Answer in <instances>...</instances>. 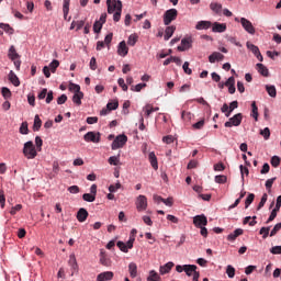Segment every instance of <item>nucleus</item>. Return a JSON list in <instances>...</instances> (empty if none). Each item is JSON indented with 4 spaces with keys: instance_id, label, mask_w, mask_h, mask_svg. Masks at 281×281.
Listing matches in <instances>:
<instances>
[{
    "instance_id": "393cba45",
    "label": "nucleus",
    "mask_w": 281,
    "mask_h": 281,
    "mask_svg": "<svg viewBox=\"0 0 281 281\" xmlns=\"http://www.w3.org/2000/svg\"><path fill=\"white\" fill-rule=\"evenodd\" d=\"M9 80H10V82H12V85L14 87H19L21 85V81L19 80V77L12 70L9 74Z\"/></svg>"
},
{
    "instance_id": "2f4dec72",
    "label": "nucleus",
    "mask_w": 281,
    "mask_h": 281,
    "mask_svg": "<svg viewBox=\"0 0 281 281\" xmlns=\"http://www.w3.org/2000/svg\"><path fill=\"white\" fill-rule=\"evenodd\" d=\"M9 58L11 60H18V58H19V53H16V48H14V46H11L9 48Z\"/></svg>"
},
{
    "instance_id": "37998d69",
    "label": "nucleus",
    "mask_w": 281,
    "mask_h": 281,
    "mask_svg": "<svg viewBox=\"0 0 281 281\" xmlns=\"http://www.w3.org/2000/svg\"><path fill=\"white\" fill-rule=\"evenodd\" d=\"M69 3L70 0H64L63 12L65 19H67V14H69Z\"/></svg>"
},
{
    "instance_id": "338daca9",
    "label": "nucleus",
    "mask_w": 281,
    "mask_h": 281,
    "mask_svg": "<svg viewBox=\"0 0 281 281\" xmlns=\"http://www.w3.org/2000/svg\"><path fill=\"white\" fill-rule=\"evenodd\" d=\"M269 227H261L259 234L263 235L262 238H267L269 236Z\"/></svg>"
},
{
    "instance_id": "052dcab7",
    "label": "nucleus",
    "mask_w": 281,
    "mask_h": 281,
    "mask_svg": "<svg viewBox=\"0 0 281 281\" xmlns=\"http://www.w3.org/2000/svg\"><path fill=\"white\" fill-rule=\"evenodd\" d=\"M164 144H172L175 142V136L173 135H167L162 137Z\"/></svg>"
},
{
    "instance_id": "ea45409f",
    "label": "nucleus",
    "mask_w": 281,
    "mask_h": 281,
    "mask_svg": "<svg viewBox=\"0 0 281 281\" xmlns=\"http://www.w3.org/2000/svg\"><path fill=\"white\" fill-rule=\"evenodd\" d=\"M267 199H269V195L267 193H263L257 206V210H262V207H265V203H267Z\"/></svg>"
},
{
    "instance_id": "0eeeda50",
    "label": "nucleus",
    "mask_w": 281,
    "mask_h": 281,
    "mask_svg": "<svg viewBox=\"0 0 281 281\" xmlns=\"http://www.w3.org/2000/svg\"><path fill=\"white\" fill-rule=\"evenodd\" d=\"M240 24L241 27H244L245 32H247L248 34H256V27H254V24L251 23V21L247 20L246 18H241L240 19Z\"/></svg>"
},
{
    "instance_id": "b1692460",
    "label": "nucleus",
    "mask_w": 281,
    "mask_h": 281,
    "mask_svg": "<svg viewBox=\"0 0 281 281\" xmlns=\"http://www.w3.org/2000/svg\"><path fill=\"white\" fill-rule=\"evenodd\" d=\"M257 71L265 78H269V69L262 64H257Z\"/></svg>"
},
{
    "instance_id": "473e14b6",
    "label": "nucleus",
    "mask_w": 281,
    "mask_h": 281,
    "mask_svg": "<svg viewBox=\"0 0 281 281\" xmlns=\"http://www.w3.org/2000/svg\"><path fill=\"white\" fill-rule=\"evenodd\" d=\"M266 91L270 98H276L278 95V92L276 90V86H266Z\"/></svg>"
},
{
    "instance_id": "c756f323",
    "label": "nucleus",
    "mask_w": 281,
    "mask_h": 281,
    "mask_svg": "<svg viewBox=\"0 0 281 281\" xmlns=\"http://www.w3.org/2000/svg\"><path fill=\"white\" fill-rule=\"evenodd\" d=\"M181 45L182 46H178V52H186L190 47V40L183 38Z\"/></svg>"
},
{
    "instance_id": "6e6d98bb",
    "label": "nucleus",
    "mask_w": 281,
    "mask_h": 281,
    "mask_svg": "<svg viewBox=\"0 0 281 281\" xmlns=\"http://www.w3.org/2000/svg\"><path fill=\"white\" fill-rule=\"evenodd\" d=\"M21 210H23V205L16 204L15 206L11 207L10 214L14 216V214H16V212H21Z\"/></svg>"
},
{
    "instance_id": "5fc2aeb1",
    "label": "nucleus",
    "mask_w": 281,
    "mask_h": 281,
    "mask_svg": "<svg viewBox=\"0 0 281 281\" xmlns=\"http://www.w3.org/2000/svg\"><path fill=\"white\" fill-rule=\"evenodd\" d=\"M120 188H122V183L117 182L115 184H111L109 187V192L113 193V192H117V190H120Z\"/></svg>"
},
{
    "instance_id": "79ce46f5",
    "label": "nucleus",
    "mask_w": 281,
    "mask_h": 281,
    "mask_svg": "<svg viewBox=\"0 0 281 281\" xmlns=\"http://www.w3.org/2000/svg\"><path fill=\"white\" fill-rule=\"evenodd\" d=\"M252 114L251 116L258 122V105H256V101L251 103Z\"/></svg>"
},
{
    "instance_id": "5701e85b",
    "label": "nucleus",
    "mask_w": 281,
    "mask_h": 281,
    "mask_svg": "<svg viewBox=\"0 0 281 281\" xmlns=\"http://www.w3.org/2000/svg\"><path fill=\"white\" fill-rule=\"evenodd\" d=\"M41 126H43V121L41 120V116L36 114L34 117L33 131L34 132L41 131Z\"/></svg>"
},
{
    "instance_id": "dca6fc26",
    "label": "nucleus",
    "mask_w": 281,
    "mask_h": 281,
    "mask_svg": "<svg viewBox=\"0 0 281 281\" xmlns=\"http://www.w3.org/2000/svg\"><path fill=\"white\" fill-rule=\"evenodd\" d=\"M226 30H227V24L218 23V22L213 23L212 32L223 33Z\"/></svg>"
},
{
    "instance_id": "c85d7f7f",
    "label": "nucleus",
    "mask_w": 281,
    "mask_h": 281,
    "mask_svg": "<svg viewBox=\"0 0 281 281\" xmlns=\"http://www.w3.org/2000/svg\"><path fill=\"white\" fill-rule=\"evenodd\" d=\"M0 30H3L7 34H14V29L10 24L0 23Z\"/></svg>"
},
{
    "instance_id": "72a5a7b5",
    "label": "nucleus",
    "mask_w": 281,
    "mask_h": 281,
    "mask_svg": "<svg viewBox=\"0 0 281 281\" xmlns=\"http://www.w3.org/2000/svg\"><path fill=\"white\" fill-rule=\"evenodd\" d=\"M58 67H60V61H58L57 59H54L49 64L48 69H50L52 74H56V69H58Z\"/></svg>"
},
{
    "instance_id": "9d476101",
    "label": "nucleus",
    "mask_w": 281,
    "mask_h": 281,
    "mask_svg": "<svg viewBox=\"0 0 281 281\" xmlns=\"http://www.w3.org/2000/svg\"><path fill=\"white\" fill-rule=\"evenodd\" d=\"M193 225L196 227H205V225H207V217L204 214L194 216Z\"/></svg>"
},
{
    "instance_id": "4be33fe9",
    "label": "nucleus",
    "mask_w": 281,
    "mask_h": 281,
    "mask_svg": "<svg viewBox=\"0 0 281 281\" xmlns=\"http://www.w3.org/2000/svg\"><path fill=\"white\" fill-rule=\"evenodd\" d=\"M82 98H85L83 92H78L72 95V102L74 104H77V106H80L82 104Z\"/></svg>"
},
{
    "instance_id": "4d7b16f0",
    "label": "nucleus",
    "mask_w": 281,
    "mask_h": 281,
    "mask_svg": "<svg viewBox=\"0 0 281 281\" xmlns=\"http://www.w3.org/2000/svg\"><path fill=\"white\" fill-rule=\"evenodd\" d=\"M20 133L22 135H27L29 128H27V122H23L20 126Z\"/></svg>"
},
{
    "instance_id": "cd10ccee",
    "label": "nucleus",
    "mask_w": 281,
    "mask_h": 281,
    "mask_svg": "<svg viewBox=\"0 0 281 281\" xmlns=\"http://www.w3.org/2000/svg\"><path fill=\"white\" fill-rule=\"evenodd\" d=\"M128 272L131 278H135L137 276V263L131 262L128 265Z\"/></svg>"
},
{
    "instance_id": "69168bd1",
    "label": "nucleus",
    "mask_w": 281,
    "mask_h": 281,
    "mask_svg": "<svg viewBox=\"0 0 281 281\" xmlns=\"http://www.w3.org/2000/svg\"><path fill=\"white\" fill-rule=\"evenodd\" d=\"M35 144H36L37 150H41V148L43 147V138H41V136H36Z\"/></svg>"
},
{
    "instance_id": "4c0bfd02",
    "label": "nucleus",
    "mask_w": 281,
    "mask_h": 281,
    "mask_svg": "<svg viewBox=\"0 0 281 281\" xmlns=\"http://www.w3.org/2000/svg\"><path fill=\"white\" fill-rule=\"evenodd\" d=\"M226 273H227L228 278H234V276H236V268L233 267L232 265H228L226 267Z\"/></svg>"
},
{
    "instance_id": "bb28decb",
    "label": "nucleus",
    "mask_w": 281,
    "mask_h": 281,
    "mask_svg": "<svg viewBox=\"0 0 281 281\" xmlns=\"http://www.w3.org/2000/svg\"><path fill=\"white\" fill-rule=\"evenodd\" d=\"M238 236H243V228H237L234 231V233H231L227 236V240H235L236 238H238Z\"/></svg>"
},
{
    "instance_id": "2eb2a0df",
    "label": "nucleus",
    "mask_w": 281,
    "mask_h": 281,
    "mask_svg": "<svg viewBox=\"0 0 281 281\" xmlns=\"http://www.w3.org/2000/svg\"><path fill=\"white\" fill-rule=\"evenodd\" d=\"M198 267L195 265H184L183 266V271L186 272L187 276H194V273H199L196 271Z\"/></svg>"
},
{
    "instance_id": "7ed1b4c3",
    "label": "nucleus",
    "mask_w": 281,
    "mask_h": 281,
    "mask_svg": "<svg viewBox=\"0 0 281 281\" xmlns=\"http://www.w3.org/2000/svg\"><path fill=\"white\" fill-rule=\"evenodd\" d=\"M177 16H179V11L177 9H169L162 15V21L165 25H170L172 21H177Z\"/></svg>"
},
{
    "instance_id": "680f3d73",
    "label": "nucleus",
    "mask_w": 281,
    "mask_h": 281,
    "mask_svg": "<svg viewBox=\"0 0 281 281\" xmlns=\"http://www.w3.org/2000/svg\"><path fill=\"white\" fill-rule=\"evenodd\" d=\"M157 111H159V108H153V106H150V105H147V106H146V115H147V117H148L150 114H153V113H155V112H157Z\"/></svg>"
},
{
    "instance_id": "f3484780",
    "label": "nucleus",
    "mask_w": 281,
    "mask_h": 281,
    "mask_svg": "<svg viewBox=\"0 0 281 281\" xmlns=\"http://www.w3.org/2000/svg\"><path fill=\"white\" fill-rule=\"evenodd\" d=\"M177 31V26L171 25V26H167L165 30V41H170V38H172V34H175V32Z\"/></svg>"
},
{
    "instance_id": "9b49d317",
    "label": "nucleus",
    "mask_w": 281,
    "mask_h": 281,
    "mask_svg": "<svg viewBox=\"0 0 281 281\" xmlns=\"http://www.w3.org/2000/svg\"><path fill=\"white\" fill-rule=\"evenodd\" d=\"M87 218H89V212L87 211V209H79V211L77 212V221L79 223H85Z\"/></svg>"
},
{
    "instance_id": "603ef678",
    "label": "nucleus",
    "mask_w": 281,
    "mask_h": 281,
    "mask_svg": "<svg viewBox=\"0 0 281 281\" xmlns=\"http://www.w3.org/2000/svg\"><path fill=\"white\" fill-rule=\"evenodd\" d=\"M144 88H146V83H138L136 86H132L131 91H136L139 93V91H142Z\"/></svg>"
},
{
    "instance_id": "a878e982",
    "label": "nucleus",
    "mask_w": 281,
    "mask_h": 281,
    "mask_svg": "<svg viewBox=\"0 0 281 281\" xmlns=\"http://www.w3.org/2000/svg\"><path fill=\"white\" fill-rule=\"evenodd\" d=\"M147 281H161V277L157 271L150 270L149 276L147 277Z\"/></svg>"
},
{
    "instance_id": "58836bf2",
    "label": "nucleus",
    "mask_w": 281,
    "mask_h": 281,
    "mask_svg": "<svg viewBox=\"0 0 281 281\" xmlns=\"http://www.w3.org/2000/svg\"><path fill=\"white\" fill-rule=\"evenodd\" d=\"M181 117H182V120H183L184 122H190V120H192V117H194V114L191 113V112L182 111Z\"/></svg>"
},
{
    "instance_id": "09e8293b",
    "label": "nucleus",
    "mask_w": 281,
    "mask_h": 281,
    "mask_svg": "<svg viewBox=\"0 0 281 281\" xmlns=\"http://www.w3.org/2000/svg\"><path fill=\"white\" fill-rule=\"evenodd\" d=\"M182 69L184 74H187L188 76H192V69L190 68V63L184 61V64L182 65Z\"/></svg>"
},
{
    "instance_id": "a18cd8bd",
    "label": "nucleus",
    "mask_w": 281,
    "mask_h": 281,
    "mask_svg": "<svg viewBox=\"0 0 281 281\" xmlns=\"http://www.w3.org/2000/svg\"><path fill=\"white\" fill-rule=\"evenodd\" d=\"M254 199H256V195L254 193H249L246 201H245V207H249L250 204L254 203Z\"/></svg>"
},
{
    "instance_id": "412c9836",
    "label": "nucleus",
    "mask_w": 281,
    "mask_h": 281,
    "mask_svg": "<svg viewBox=\"0 0 281 281\" xmlns=\"http://www.w3.org/2000/svg\"><path fill=\"white\" fill-rule=\"evenodd\" d=\"M223 58H225V55L218 52H214L212 55L209 56V61L214 64L216 63V60H223Z\"/></svg>"
},
{
    "instance_id": "a19ab883",
    "label": "nucleus",
    "mask_w": 281,
    "mask_h": 281,
    "mask_svg": "<svg viewBox=\"0 0 281 281\" xmlns=\"http://www.w3.org/2000/svg\"><path fill=\"white\" fill-rule=\"evenodd\" d=\"M204 126H205V119H202L195 124H193L192 128H194L195 131H201V128H203Z\"/></svg>"
},
{
    "instance_id": "4468645a",
    "label": "nucleus",
    "mask_w": 281,
    "mask_h": 281,
    "mask_svg": "<svg viewBox=\"0 0 281 281\" xmlns=\"http://www.w3.org/2000/svg\"><path fill=\"white\" fill-rule=\"evenodd\" d=\"M148 159L151 168H154V170H159V162L157 161V156L155 155V151L149 153Z\"/></svg>"
},
{
    "instance_id": "7c9ffc66",
    "label": "nucleus",
    "mask_w": 281,
    "mask_h": 281,
    "mask_svg": "<svg viewBox=\"0 0 281 281\" xmlns=\"http://www.w3.org/2000/svg\"><path fill=\"white\" fill-rule=\"evenodd\" d=\"M210 8L213 12H215V14H220L221 10H223V5L221 3H217V2H212L210 4Z\"/></svg>"
},
{
    "instance_id": "20e7f679",
    "label": "nucleus",
    "mask_w": 281,
    "mask_h": 281,
    "mask_svg": "<svg viewBox=\"0 0 281 281\" xmlns=\"http://www.w3.org/2000/svg\"><path fill=\"white\" fill-rule=\"evenodd\" d=\"M127 142H128V136L121 134L116 136L115 139L112 142L111 148L112 150H117V148H124Z\"/></svg>"
},
{
    "instance_id": "c03bdc74",
    "label": "nucleus",
    "mask_w": 281,
    "mask_h": 281,
    "mask_svg": "<svg viewBox=\"0 0 281 281\" xmlns=\"http://www.w3.org/2000/svg\"><path fill=\"white\" fill-rule=\"evenodd\" d=\"M83 201H87L88 203H93V201H95V195H93L92 193H85L82 195Z\"/></svg>"
},
{
    "instance_id": "f257e3e1",
    "label": "nucleus",
    "mask_w": 281,
    "mask_h": 281,
    "mask_svg": "<svg viewBox=\"0 0 281 281\" xmlns=\"http://www.w3.org/2000/svg\"><path fill=\"white\" fill-rule=\"evenodd\" d=\"M108 14H113V21L120 22L122 19V2L120 0H106Z\"/></svg>"
},
{
    "instance_id": "49530a36",
    "label": "nucleus",
    "mask_w": 281,
    "mask_h": 281,
    "mask_svg": "<svg viewBox=\"0 0 281 281\" xmlns=\"http://www.w3.org/2000/svg\"><path fill=\"white\" fill-rule=\"evenodd\" d=\"M102 23L100 21H95L93 24V32L94 34H100L102 32Z\"/></svg>"
},
{
    "instance_id": "de8ad7c7",
    "label": "nucleus",
    "mask_w": 281,
    "mask_h": 281,
    "mask_svg": "<svg viewBox=\"0 0 281 281\" xmlns=\"http://www.w3.org/2000/svg\"><path fill=\"white\" fill-rule=\"evenodd\" d=\"M260 135H262L263 139H269V137H271V131L269 127H265L260 131Z\"/></svg>"
},
{
    "instance_id": "f8f14e48",
    "label": "nucleus",
    "mask_w": 281,
    "mask_h": 281,
    "mask_svg": "<svg viewBox=\"0 0 281 281\" xmlns=\"http://www.w3.org/2000/svg\"><path fill=\"white\" fill-rule=\"evenodd\" d=\"M117 54H119V56H122L123 58H124V56H126L128 54V46H126L125 41L120 42V44L117 46Z\"/></svg>"
},
{
    "instance_id": "e2e57ef3",
    "label": "nucleus",
    "mask_w": 281,
    "mask_h": 281,
    "mask_svg": "<svg viewBox=\"0 0 281 281\" xmlns=\"http://www.w3.org/2000/svg\"><path fill=\"white\" fill-rule=\"evenodd\" d=\"M215 182L216 183H227V176H216Z\"/></svg>"
},
{
    "instance_id": "423d86ee",
    "label": "nucleus",
    "mask_w": 281,
    "mask_h": 281,
    "mask_svg": "<svg viewBox=\"0 0 281 281\" xmlns=\"http://www.w3.org/2000/svg\"><path fill=\"white\" fill-rule=\"evenodd\" d=\"M135 204L137 212H145L148 207V199L146 195H138Z\"/></svg>"
},
{
    "instance_id": "3c124183",
    "label": "nucleus",
    "mask_w": 281,
    "mask_h": 281,
    "mask_svg": "<svg viewBox=\"0 0 281 281\" xmlns=\"http://www.w3.org/2000/svg\"><path fill=\"white\" fill-rule=\"evenodd\" d=\"M117 106H120V103L117 101H112L106 104L109 111H115Z\"/></svg>"
},
{
    "instance_id": "bf43d9fd",
    "label": "nucleus",
    "mask_w": 281,
    "mask_h": 281,
    "mask_svg": "<svg viewBox=\"0 0 281 281\" xmlns=\"http://www.w3.org/2000/svg\"><path fill=\"white\" fill-rule=\"evenodd\" d=\"M117 85L123 91H128V86L124 82V78H119Z\"/></svg>"
},
{
    "instance_id": "8fccbe9b",
    "label": "nucleus",
    "mask_w": 281,
    "mask_h": 281,
    "mask_svg": "<svg viewBox=\"0 0 281 281\" xmlns=\"http://www.w3.org/2000/svg\"><path fill=\"white\" fill-rule=\"evenodd\" d=\"M69 91H72V93H82V91H80V86L76 83L69 85Z\"/></svg>"
},
{
    "instance_id": "1a4fd4ad",
    "label": "nucleus",
    "mask_w": 281,
    "mask_h": 281,
    "mask_svg": "<svg viewBox=\"0 0 281 281\" xmlns=\"http://www.w3.org/2000/svg\"><path fill=\"white\" fill-rule=\"evenodd\" d=\"M133 243H135V238H130L126 244L124 241H117L116 246L123 254H128V249H133Z\"/></svg>"
},
{
    "instance_id": "864d4df0",
    "label": "nucleus",
    "mask_w": 281,
    "mask_h": 281,
    "mask_svg": "<svg viewBox=\"0 0 281 281\" xmlns=\"http://www.w3.org/2000/svg\"><path fill=\"white\" fill-rule=\"evenodd\" d=\"M108 161H109L110 166H119L120 165V158L116 156H111Z\"/></svg>"
},
{
    "instance_id": "774afa93",
    "label": "nucleus",
    "mask_w": 281,
    "mask_h": 281,
    "mask_svg": "<svg viewBox=\"0 0 281 281\" xmlns=\"http://www.w3.org/2000/svg\"><path fill=\"white\" fill-rule=\"evenodd\" d=\"M270 252H272L273 255H281V246H274L270 249Z\"/></svg>"
},
{
    "instance_id": "39448f33",
    "label": "nucleus",
    "mask_w": 281,
    "mask_h": 281,
    "mask_svg": "<svg viewBox=\"0 0 281 281\" xmlns=\"http://www.w3.org/2000/svg\"><path fill=\"white\" fill-rule=\"evenodd\" d=\"M241 123H243V114L241 113H237L233 117H231L229 121H227L224 124V126L226 128H232V126H240Z\"/></svg>"
},
{
    "instance_id": "aec40b11",
    "label": "nucleus",
    "mask_w": 281,
    "mask_h": 281,
    "mask_svg": "<svg viewBox=\"0 0 281 281\" xmlns=\"http://www.w3.org/2000/svg\"><path fill=\"white\" fill-rule=\"evenodd\" d=\"M100 262L103 267H111V259L106 256V252H100Z\"/></svg>"
},
{
    "instance_id": "f03ea898",
    "label": "nucleus",
    "mask_w": 281,
    "mask_h": 281,
    "mask_svg": "<svg viewBox=\"0 0 281 281\" xmlns=\"http://www.w3.org/2000/svg\"><path fill=\"white\" fill-rule=\"evenodd\" d=\"M23 155L24 157H26V159H35L36 155H38V153L36 151V147H34V143L32 140H29L24 144Z\"/></svg>"
},
{
    "instance_id": "0e129e2a",
    "label": "nucleus",
    "mask_w": 281,
    "mask_h": 281,
    "mask_svg": "<svg viewBox=\"0 0 281 281\" xmlns=\"http://www.w3.org/2000/svg\"><path fill=\"white\" fill-rule=\"evenodd\" d=\"M281 229V223H278L273 228L272 231L270 232V236H276V234H278Z\"/></svg>"
},
{
    "instance_id": "13d9d810",
    "label": "nucleus",
    "mask_w": 281,
    "mask_h": 281,
    "mask_svg": "<svg viewBox=\"0 0 281 281\" xmlns=\"http://www.w3.org/2000/svg\"><path fill=\"white\" fill-rule=\"evenodd\" d=\"M270 164H271V166H273V168H278L280 166V157L273 156L271 158Z\"/></svg>"
},
{
    "instance_id": "c9c22d12",
    "label": "nucleus",
    "mask_w": 281,
    "mask_h": 281,
    "mask_svg": "<svg viewBox=\"0 0 281 281\" xmlns=\"http://www.w3.org/2000/svg\"><path fill=\"white\" fill-rule=\"evenodd\" d=\"M137 38L138 36L135 34L130 35L127 40V45H130V47H135V45L137 44Z\"/></svg>"
},
{
    "instance_id": "6ab92c4d",
    "label": "nucleus",
    "mask_w": 281,
    "mask_h": 281,
    "mask_svg": "<svg viewBox=\"0 0 281 281\" xmlns=\"http://www.w3.org/2000/svg\"><path fill=\"white\" fill-rule=\"evenodd\" d=\"M212 27L211 21H199L195 25V30H210Z\"/></svg>"
},
{
    "instance_id": "f704fd0d",
    "label": "nucleus",
    "mask_w": 281,
    "mask_h": 281,
    "mask_svg": "<svg viewBox=\"0 0 281 281\" xmlns=\"http://www.w3.org/2000/svg\"><path fill=\"white\" fill-rule=\"evenodd\" d=\"M1 93H2V98H4V100H10V98H12V91H10V89L7 87H3L1 89Z\"/></svg>"
},
{
    "instance_id": "a211bd4d",
    "label": "nucleus",
    "mask_w": 281,
    "mask_h": 281,
    "mask_svg": "<svg viewBox=\"0 0 281 281\" xmlns=\"http://www.w3.org/2000/svg\"><path fill=\"white\" fill-rule=\"evenodd\" d=\"M172 267H175L173 262H167L166 265L160 266L159 272L161 273V276H166V273H170Z\"/></svg>"
},
{
    "instance_id": "6e6552de",
    "label": "nucleus",
    "mask_w": 281,
    "mask_h": 281,
    "mask_svg": "<svg viewBox=\"0 0 281 281\" xmlns=\"http://www.w3.org/2000/svg\"><path fill=\"white\" fill-rule=\"evenodd\" d=\"M85 142H92L93 144H100L101 134L100 132H88L83 136Z\"/></svg>"
},
{
    "instance_id": "e433bc0d",
    "label": "nucleus",
    "mask_w": 281,
    "mask_h": 281,
    "mask_svg": "<svg viewBox=\"0 0 281 281\" xmlns=\"http://www.w3.org/2000/svg\"><path fill=\"white\" fill-rule=\"evenodd\" d=\"M246 47H247L251 53H254L255 56L260 52V48H258V46H256V45H254V44H251V43H249V42L246 43Z\"/></svg>"
},
{
    "instance_id": "ddd939ff",
    "label": "nucleus",
    "mask_w": 281,
    "mask_h": 281,
    "mask_svg": "<svg viewBox=\"0 0 281 281\" xmlns=\"http://www.w3.org/2000/svg\"><path fill=\"white\" fill-rule=\"evenodd\" d=\"M110 280H113V272L112 271L101 272L97 277V281H110Z\"/></svg>"
}]
</instances>
